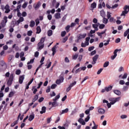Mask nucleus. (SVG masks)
<instances>
[{
  "label": "nucleus",
  "instance_id": "nucleus-1",
  "mask_svg": "<svg viewBox=\"0 0 129 129\" xmlns=\"http://www.w3.org/2000/svg\"><path fill=\"white\" fill-rule=\"evenodd\" d=\"M120 97H117V98H112L109 99L110 103H108L107 104V106L108 108H110L111 107V105L114 104L115 102H117L120 99Z\"/></svg>",
  "mask_w": 129,
  "mask_h": 129
},
{
  "label": "nucleus",
  "instance_id": "nucleus-2",
  "mask_svg": "<svg viewBox=\"0 0 129 129\" xmlns=\"http://www.w3.org/2000/svg\"><path fill=\"white\" fill-rule=\"evenodd\" d=\"M44 42H45V38L42 37L41 38L40 41L37 44L38 50H42V49L44 48L45 45Z\"/></svg>",
  "mask_w": 129,
  "mask_h": 129
},
{
  "label": "nucleus",
  "instance_id": "nucleus-3",
  "mask_svg": "<svg viewBox=\"0 0 129 129\" xmlns=\"http://www.w3.org/2000/svg\"><path fill=\"white\" fill-rule=\"evenodd\" d=\"M15 76H14V74H11L9 80L7 82V85L8 86H11L13 83V81H14V78Z\"/></svg>",
  "mask_w": 129,
  "mask_h": 129
},
{
  "label": "nucleus",
  "instance_id": "nucleus-4",
  "mask_svg": "<svg viewBox=\"0 0 129 129\" xmlns=\"http://www.w3.org/2000/svg\"><path fill=\"white\" fill-rule=\"evenodd\" d=\"M7 23H8V17L7 16H4V18H3V20L2 21V22L1 23V25L2 27V28H5V27H6V25L7 24Z\"/></svg>",
  "mask_w": 129,
  "mask_h": 129
},
{
  "label": "nucleus",
  "instance_id": "nucleus-5",
  "mask_svg": "<svg viewBox=\"0 0 129 129\" xmlns=\"http://www.w3.org/2000/svg\"><path fill=\"white\" fill-rule=\"evenodd\" d=\"M124 11L122 12L121 16H125L128 13V6L125 5L123 8Z\"/></svg>",
  "mask_w": 129,
  "mask_h": 129
},
{
  "label": "nucleus",
  "instance_id": "nucleus-6",
  "mask_svg": "<svg viewBox=\"0 0 129 129\" xmlns=\"http://www.w3.org/2000/svg\"><path fill=\"white\" fill-rule=\"evenodd\" d=\"M76 83H77V82L75 81L74 83H72V84H71L69 86V87L67 88V90H66L67 92H69L71 90V88H72V87H73V86H74V85H75Z\"/></svg>",
  "mask_w": 129,
  "mask_h": 129
},
{
  "label": "nucleus",
  "instance_id": "nucleus-7",
  "mask_svg": "<svg viewBox=\"0 0 129 129\" xmlns=\"http://www.w3.org/2000/svg\"><path fill=\"white\" fill-rule=\"evenodd\" d=\"M99 55L98 54H96L93 57V61H92V65H94V64L96 63V61H97V59H98V57Z\"/></svg>",
  "mask_w": 129,
  "mask_h": 129
},
{
  "label": "nucleus",
  "instance_id": "nucleus-8",
  "mask_svg": "<svg viewBox=\"0 0 129 129\" xmlns=\"http://www.w3.org/2000/svg\"><path fill=\"white\" fill-rule=\"evenodd\" d=\"M24 79H25V75L20 76L19 79V83L20 84H23V82L24 81Z\"/></svg>",
  "mask_w": 129,
  "mask_h": 129
},
{
  "label": "nucleus",
  "instance_id": "nucleus-9",
  "mask_svg": "<svg viewBox=\"0 0 129 129\" xmlns=\"http://www.w3.org/2000/svg\"><path fill=\"white\" fill-rule=\"evenodd\" d=\"M40 6H41V2H38L37 4L33 5V7L35 10H37V9H39L40 8Z\"/></svg>",
  "mask_w": 129,
  "mask_h": 129
},
{
  "label": "nucleus",
  "instance_id": "nucleus-10",
  "mask_svg": "<svg viewBox=\"0 0 129 129\" xmlns=\"http://www.w3.org/2000/svg\"><path fill=\"white\" fill-rule=\"evenodd\" d=\"M78 121L80 122V123H81V124H82V125H85L86 124V122L84 121V120H83V119L82 118H80L78 119Z\"/></svg>",
  "mask_w": 129,
  "mask_h": 129
},
{
  "label": "nucleus",
  "instance_id": "nucleus-11",
  "mask_svg": "<svg viewBox=\"0 0 129 129\" xmlns=\"http://www.w3.org/2000/svg\"><path fill=\"white\" fill-rule=\"evenodd\" d=\"M46 109H47V108L45 106L42 107L41 111H40V114H43V113H45L46 112Z\"/></svg>",
  "mask_w": 129,
  "mask_h": 129
},
{
  "label": "nucleus",
  "instance_id": "nucleus-12",
  "mask_svg": "<svg viewBox=\"0 0 129 129\" xmlns=\"http://www.w3.org/2000/svg\"><path fill=\"white\" fill-rule=\"evenodd\" d=\"M68 111H69V109L67 108L66 109L62 110L61 112H60L59 114L60 115H62V114H64V113H67Z\"/></svg>",
  "mask_w": 129,
  "mask_h": 129
},
{
  "label": "nucleus",
  "instance_id": "nucleus-13",
  "mask_svg": "<svg viewBox=\"0 0 129 129\" xmlns=\"http://www.w3.org/2000/svg\"><path fill=\"white\" fill-rule=\"evenodd\" d=\"M113 92L114 93H115V94H116V95H118V96H119V95L121 94V92H120L118 90H113Z\"/></svg>",
  "mask_w": 129,
  "mask_h": 129
},
{
  "label": "nucleus",
  "instance_id": "nucleus-14",
  "mask_svg": "<svg viewBox=\"0 0 129 129\" xmlns=\"http://www.w3.org/2000/svg\"><path fill=\"white\" fill-rule=\"evenodd\" d=\"M98 112L100 113V114H103L104 112H105V110L102 108H99L98 110Z\"/></svg>",
  "mask_w": 129,
  "mask_h": 129
},
{
  "label": "nucleus",
  "instance_id": "nucleus-15",
  "mask_svg": "<svg viewBox=\"0 0 129 129\" xmlns=\"http://www.w3.org/2000/svg\"><path fill=\"white\" fill-rule=\"evenodd\" d=\"M24 22V17H21L17 21V25L19 26L20 23Z\"/></svg>",
  "mask_w": 129,
  "mask_h": 129
},
{
  "label": "nucleus",
  "instance_id": "nucleus-16",
  "mask_svg": "<svg viewBox=\"0 0 129 129\" xmlns=\"http://www.w3.org/2000/svg\"><path fill=\"white\" fill-rule=\"evenodd\" d=\"M59 80H61L62 82H64V74L62 73L59 77Z\"/></svg>",
  "mask_w": 129,
  "mask_h": 129
},
{
  "label": "nucleus",
  "instance_id": "nucleus-17",
  "mask_svg": "<svg viewBox=\"0 0 129 129\" xmlns=\"http://www.w3.org/2000/svg\"><path fill=\"white\" fill-rule=\"evenodd\" d=\"M105 89L107 92H108V91H110L111 89H112V86H109L108 87H105Z\"/></svg>",
  "mask_w": 129,
  "mask_h": 129
},
{
  "label": "nucleus",
  "instance_id": "nucleus-18",
  "mask_svg": "<svg viewBox=\"0 0 129 129\" xmlns=\"http://www.w3.org/2000/svg\"><path fill=\"white\" fill-rule=\"evenodd\" d=\"M54 18L55 19H60L61 18V14L58 13H56L55 15H54Z\"/></svg>",
  "mask_w": 129,
  "mask_h": 129
},
{
  "label": "nucleus",
  "instance_id": "nucleus-19",
  "mask_svg": "<svg viewBox=\"0 0 129 129\" xmlns=\"http://www.w3.org/2000/svg\"><path fill=\"white\" fill-rule=\"evenodd\" d=\"M91 8L92 11H93V10H94V9H95V8H96V3H95V2L93 3L91 5Z\"/></svg>",
  "mask_w": 129,
  "mask_h": 129
},
{
  "label": "nucleus",
  "instance_id": "nucleus-20",
  "mask_svg": "<svg viewBox=\"0 0 129 129\" xmlns=\"http://www.w3.org/2000/svg\"><path fill=\"white\" fill-rule=\"evenodd\" d=\"M56 45H55L52 48V55L54 56L56 53Z\"/></svg>",
  "mask_w": 129,
  "mask_h": 129
},
{
  "label": "nucleus",
  "instance_id": "nucleus-21",
  "mask_svg": "<svg viewBox=\"0 0 129 129\" xmlns=\"http://www.w3.org/2000/svg\"><path fill=\"white\" fill-rule=\"evenodd\" d=\"M56 106H58V104H57L56 101H53L52 103V107H56Z\"/></svg>",
  "mask_w": 129,
  "mask_h": 129
},
{
  "label": "nucleus",
  "instance_id": "nucleus-22",
  "mask_svg": "<svg viewBox=\"0 0 129 129\" xmlns=\"http://www.w3.org/2000/svg\"><path fill=\"white\" fill-rule=\"evenodd\" d=\"M36 34H40L41 33V27L40 26H37L36 28Z\"/></svg>",
  "mask_w": 129,
  "mask_h": 129
},
{
  "label": "nucleus",
  "instance_id": "nucleus-23",
  "mask_svg": "<svg viewBox=\"0 0 129 129\" xmlns=\"http://www.w3.org/2000/svg\"><path fill=\"white\" fill-rule=\"evenodd\" d=\"M34 118H35V115H30L29 116L28 120H29V121H32Z\"/></svg>",
  "mask_w": 129,
  "mask_h": 129
},
{
  "label": "nucleus",
  "instance_id": "nucleus-24",
  "mask_svg": "<svg viewBox=\"0 0 129 129\" xmlns=\"http://www.w3.org/2000/svg\"><path fill=\"white\" fill-rule=\"evenodd\" d=\"M19 122V120H16L13 123L11 124L12 127H13V126H15L16 124H18V122Z\"/></svg>",
  "mask_w": 129,
  "mask_h": 129
},
{
  "label": "nucleus",
  "instance_id": "nucleus-25",
  "mask_svg": "<svg viewBox=\"0 0 129 129\" xmlns=\"http://www.w3.org/2000/svg\"><path fill=\"white\" fill-rule=\"evenodd\" d=\"M53 34V31H52L51 30H49L47 32V35L49 37L52 36V35Z\"/></svg>",
  "mask_w": 129,
  "mask_h": 129
},
{
  "label": "nucleus",
  "instance_id": "nucleus-26",
  "mask_svg": "<svg viewBox=\"0 0 129 129\" xmlns=\"http://www.w3.org/2000/svg\"><path fill=\"white\" fill-rule=\"evenodd\" d=\"M60 98V95L58 94L56 95L54 99H53V101H57V100Z\"/></svg>",
  "mask_w": 129,
  "mask_h": 129
},
{
  "label": "nucleus",
  "instance_id": "nucleus-27",
  "mask_svg": "<svg viewBox=\"0 0 129 129\" xmlns=\"http://www.w3.org/2000/svg\"><path fill=\"white\" fill-rule=\"evenodd\" d=\"M30 26L31 28H33V27H34V26H35V21L32 20V21L30 22Z\"/></svg>",
  "mask_w": 129,
  "mask_h": 129
},
{
  "label": "nucleus",
  "instance_id": "nucleus-28",
  "mask_svg": "<svg viewBox=\"0 0 129 129\" xmlns=\"http://www.w3.org/2000/svg\"><path fill=\"white\" fill-rule=\"evenodd\" d=\"M15 93H16V92H13V91L11 92L9 95V97H13V96L15 95Z\"/></svg>",
  "mask_w": 129,
  "mask_h": 129
},
{
  "label": "nucleus",
  "instance_id": "nucleus-29",
  "mask_svg": "<svg viewBox=\"0 0 129 129\" xmlns=\"http://www.w3.org/2000/svg\"><path fill=\"white\" fill-rule=\"evenodd\" d=\"M99 29L100 30H102V29H104V27H105V25L104 24H99Z\"/></svg>",
  "mask_w": 129,
  "mask_h": 129
},
{
  "label": "nucleus",
  "instance_id": "nucleus-30",
  "mask_svg": "<svg viewBox=\"0 0 129 129\" xmlns=\"http://www.w3.org/2000/svg\"><path fill=\"white\" fill-rule=\"evenodd\" d=\"M21 115H22V114H21V113H20L18 115V120H19V117H20V120H23V118H24V115H23L22 116H21Z\"/></svg>",
  "mask_w": 129,
  "mask_h": 129
},
{
  "label": "nucleus",
  "instance_id": "nucleus-31",
  "mask_svg": "<svg viewBox=\"0 0 129 129\" xmlns=\"http://www.w3.org/2000/svg\"><path fill=\"white\" fill-rule=\"evenodd\" d=\"M100 15L102 18H105V12H104L103 11H101L100 12Z\"/></svg>",
  "mask_w": 129,
  "mask_h": 129
},
{
  "label": "nucleus",
  "instance_id": "nucleus-32",
  "mask_svg": "<svg viewBox=\"0 0 129 129\" xmlns=\"http://www.w3.org/2000/svg\"><path fill=\"white\" fill-rule=\"evenodd\" d=\"M99 26V23H95V24H92V27L94 28V29H95L96 28H98V26Z\"/></svg>",
  "mask_w": 129,
  "mask_h": 129
},
{
  "label": "nucleus",
  "instance_id": "nucleus-33",
  "mask_svg": "<svg viewBox=\"0 0 129 129\" xmlns=\"http://www.w3.org/2000/svg\"><path fill=\"white\" fill-rule=\"evenodd\" d=\"M108 22V20L106 18H105V17H104L103 18V24H107V23Z\"/></svg>",
  "mask_w": 129,
  "mask_h": 129
},
{
  "label": "nucleus",
  "instance_id": "nucleus-34",
  "mask_svg": "<svg viewBox=\"0 0 129 129\" xmlns=\"http://www.w3.org/2000/svg\"><path fill=\"white\" fill-rule=\"evenodd\" d=\"M109 22H110V23H115V19H114L113 17H111L109 18Z\"/></svg>",
  "mask_w": 129,
  "mask_h": 129
},
{
  "label": "nucleus",
  "instance_id": "nucleus-35",
  "mask_svg": "<svg viewBox=\"0 0 129 129\" xmlns=\"http://www.w3.org/2000/svg\"><path fill=\"white\" fill-rule=\"evenodd\" d=\"M63 83L62 81H61V80H60L59 79H57L56 80V81H55V83L56 84H57V85H59V84H60V83Z\"/></svg>",
  "mask_w": 129,
  "mask_h": 129
},
{
  "label": "nucleus",
  "instance_id": "nucleus-36",
  "mask_svg": "<svg viewBox=\"0 0 129 129\" xmlns=\"http://www.w3.org/2000/svg\"><path fill=\"white\" fill-rule=\"evenodd\" d=\"M109 65V61H106L104 64H103V67L104 68L107 67V66H108Z\"/></svg>",
  "mask_w": 129,
  "mask_h": 129
},
{
  "label": "nucleus",
  "instance_id": "nucleus-37",
  "mask_svg": "<svg viewBox=\"0 0 129 129\" xmlns=\"http://www.w3.org/2000/svg\"><path fill=\"white\" fill-rule=\"evenodd\" d=\"M128 33H129V28L124 32V37H126V36H127V35H128Z\"/></svg>",
  "mask_w": 129,
  "mask_h": 129
},
{
  "label": "nucleus",
  "instance_id": "nucleus-38",
  "mask_svg": "<svg viewBox=\"0 0 129 129\" xmlns=\"http://www.w3.org/2000/svg\"><path fill=\"white\" fill-rule=\"evenodd\" d=\"M38 95H36L34 97V98L32 100V102H35V101H36V100H38Z\"/></svg>",
  "mask_w": 129,
  "mask_h": 129
},
{
  "label": "nucleus",
  "instance_id": "nucleus-39",
  "mask_svg": "<svg viewBox=\"0 0 129 129\" xmlns=\"http://www.w3.org/2000/svg\"><path fill=\"white\" fill-rule=\"evenodd\" d=\"M118 51H121V49H119V50L116 49L114 50L113 54L114 55H115L116 56H117V52H118Z\"/></svg>",
  "mask_w": 129,
  "mask_h": 129
},
{
  "label": "nucleus",
  "instance_id": "nucleus-40",
  "mask_svg": "<svg viewBox=\"0 0 129 129\" xmlns=\"http://www.w3.org/2000/svg\"><path fill=\"white\" fill-rule=\"evenodd\" d=\"M1 66L2 67H4V66H7V63L4 60H1Z\"/></svg>",
  "mask_w": 129,
  "mask_h": 129
},
{
  "label": "nucleus",
  "instance_id": "nucleus-41",
  "mask_svg": "<svg viewBox=\"0 0 129 129\" xmlns=\"http://www.w3.org/2000/svg\"><path fill=\"white\" fill-rule=\"evenodd\" d=\"M70 25H68L66 27V30L67 32V33L69 32V31H70Z\"/></svg>",
  "mask_w": 129,
  "mask_h": 129
},
{
  "label": "nucleus",
  "instance_id": "nucleus-42",
  "mask_svg": "<svg viewBox=\"0 0 129 129\" xmlns=\"http://www.w3.org/2000/svg\"><path fill=\"white\" fill-rule=\"evenodd\" d=\"M107 19H110V18H111V13H110V12H107Z\"/></svg>",
  "mask_w": 129,
  "mask_h": 129
},
{
  "label": "nucleus",
  "instance_id": "nucleus-43",
  "mask_svg": "<svg viewBox=\"0 0 129 129\" xmlns=\"http://www.w3.org/2000/svg\"><path fill=\"white\" fill-rule=\"evenodd\" d=\"M56 87H57V85L56 84H52L51 86V89H55L56 88Z\"/></svg>",
  "mask_w": 129,
  "mask_h": 129
},
{
  "label": "nucleus",
  "instance_id": "nucleus-44",
  "mask_svg": "<svg viewBox=\"0 0 129 129\" xmlns=\"http://www.w3.org/2000/svg\"><path fill=\"white\" fill-rule=\"evenodd\" d=\"M47 123H50L51 122V120H52V117L47 118Z\"/></svg>",
  "mask_w": 129,
  "mask_h": 129
},
{
  "label": "nucleus",
  "instance_id": "nucleus-45",
  "mask_svg": "<svg viewBox=\"0 0 129 129\" xmlns=\"http://www.w3.org/2000/svg\"><path fill=\"white\" fill-rule=\"evenodd\" d=\"M34 59H31L30 61H28L27 62V65H30V64L32 63H34Z\"/></svg>",
  "mask_w": 129,
  "mask_h": 129
},
{
  "label": "nucleus",
  "instance_id": "nucleus-46",
  "mask_svg": "<svg viewBox=\"0 0 129 129\" xmlns=\"http://www.w3.org/2000/svg\"><path fill=\"white\" fill-rule=\"evenodd\" d=\"M77 58H78V54H76L75 55L73 56V59H74V60H76V59H77Z\"/></svg>",
  "mask_w": 129,
  "mask_h": 129
},
{
  "label": "nucleus",
  "instance_id": "nucleus-47",
  "mask_svg": "<svg viewBox=\"0 0 129 129\" xmlns=\"http://www.w3.org/2000/svg\"><path fill=\"white\" fill-rule=\"evenodd\" d=\"M32 34H33V31H32V30H29L27 32V35L29 36H32Z\"/></svg>",
  "mask_w": 129,
  "mask_h": 129
},
{
  "label": "nucleus",
  "instance_id": "nucleus-48",
  "mask_svg": "<svg viewBox=\"0 0 129 129\" xmlns=\"http://www.w3.org/2000/svg\"><path fill=\"white\" fill-rule=\"evenodd\" d=\"M89 119H90V116H89V115H88L87 117L85 118V121H86V122H87V121H88Z\"/></svg>",
  "mask_w": 129,
  "mask_h": 129
},
{
  "label": "nucleus",
  "instance_id": "nucleus-49",
  "mask_svg": "<svg viewBox=\"0 0 129 129\" xmlns=\"http://www.w3.org/2000/svg\"><path fill=\"white\" fill-rule=\"evenodd\" d=\"M51 91V87L50 86L47 87V89L46 90L47 93H49Z\"/></svg>",
  "mask_w": 129,
  "mask_h": 129
},
{
  "label": "nucleus",
  "instance_id": "nucleus-50",
  "mask_svg": "<svg viewBox=\"0 0 129 129\" xmlns=\"http://www.w3.org/2000/svg\"><path fill=\"white\" fill-rule=\"evenodd\" d=\"M47 19L49 21H51V20H52V15L51 14H48V15H47Z\"/></svg>",
  "mask_w": 129,
  "mask_h": 129
},
{
  "label": "nucleus",
  "instance_id": "nucleus-51",
  "mask_svg": "<svg viewBox=\"0 0 129 129\" xmlns=\"http://www.w3.org/2000/svg\"><path fill=\"white\" fill-rule=\"evenodd\" d=\"M64 61L66 63H69L70 62V60H69V58H68L67 57H66L64 58Z\"/></svg>",
  "mask_w": 129,
  "mask_h": 129
},
{
  "label": "nucleus",
  "instance_id": "nucleus-52",
  "mask_svg": "<svg viewBox=\"0 0 129 129\" xmlns=\"http://www.w3.org/2000/svg\"><path fill=\"white\" fill-rule=\"evenodd\" d=\"M16 75H20V74H21V70H17L16 71Z\"/></svg>",
  "mask_w": 129,
  "mask_h": 129
},
{
  "label": "nucleus",
  "instance_id": "nucleus-53",
  "mask_svg": "<svg viewBox=\"0 0 129 129\" xmlns=\"http://www.w3.org/2000/svg\"><path fill=\"white\" fill-rule=\"evenodd\" d=\"M118 7V4H116L114 6H112L111 8L113 9H116Z\"/></svg>",
  "mask_w": 129,
  "mask_h": 129
},
{
  "label": "nucleus",
  "instance_id": "nucleus-54",
  "mask_svg": "<svg viewBox=\"0 0 129 129\" xmlns=\"http://www.w3.org/2000/svg\"><path fill=\"white\" fill-rule=\"evenodd\" d=\"M127 77V74L124 73L123 76L122 77V79H125Z\"/></svg>",
  "mask_w": 129,
  "mask_h": 129
},
{
  "label": "nucleus",
  "instance_id": "nucleus-55",
  "mask_svg": "<svg viewBox=\"0 0 129 129\" xmlns=\"http://www.w3.org/2000/svg\"><path fill=\"white\" fill-rule=\"evenodd\" d=\"M35 23H36V26H38V25H39V24H40V20H39V19H36Z\"/></svg>",
  "mask_w": 129,
  "mask_h": 129
},
{
  "label": "nucleus",
  "instance_id": "nucleus-56",
  "mask_svg": "<svg viewBox=\"0 0 129 129\" xmlns=\"http://www.w3.org/2000/svg\"><path fill=\"white\" fill-rule=\"evenodd\" d=\"M96 54V50H93L91 52V56H93Z\"/></svg>",
  "mask_w": 129,
  "mask_h": 129
},
{
  "label": "nucleus",
  "instance_id": "nucleus-57",
  "mask_svg": "<svg viewBox=\"0 0 129 129\" xmlns=\"http://www.w3.org/2000/svg\"><path fill=\"white\" fill-rule=\"evenodd\" d=\"M65 35H66V31H62L61 33V36L62 37H65Z\"/></svg>",
  "mask_w": 129,
  "mask_h": 129
},
{
  "label": "nucleus",
  "instance_id": "nucleus-58",
  "mask_svg": "<svg viewBox=\"0 0 129 129\" xmlns=\"http://www.w3.org/2000/svg\"><path fill=\"white\" fill-rule=\"evenodd\" d=\"M80 71H81V68H79V69H78L76 70V71H75L76 74H77V73H78L79 72H80Z\"/></svg>",
  "mask_w": 129,
  "mask_h": 129
},
{
  "label": "nucleus",
  "instance_id": "nucleus-59",
  "mask_svg": "<svg viewBox=\"0 0 129 129\" xmlns=\"http://www.w3.org/2000/svg\"><path fill=\"white\" fill-rule=\"evenodd\" d=\"M94 49V46L89 47V48H88V51L91 52V51H92V50H93Z\"/></svg>",
  "mask_w": 129,
  "mask_h": 129
},
{
  "label": "nucleus",
  "instance_id": "nucleus-60",
  "mask_svg": "<svg viewBox=\"0 0 129 129\" xmlns=\"http://www.w3.org/2000/svg\"><path fill=\"white\" fill-rule=\"evenodd\" d=\"M124 71V70L123 69V67H120L118 69L119 72H121V71Z\"/></svg>",
  "mask_w": 129,
  "mask_h": 129
},
{
  "label": "nucleus",
  "instance_id": "nucleus-61",
  "mask_svg": "<svg viewBox=\"0 0 129 129\" xmlns=\"http://www.w3.org/2000/svg\"><path fill=\"white\" fill-rule=\"evenodd\" d=\"M82 55H80L78 57V60L80 61V62H81V60H82Z\"/></svg>",
  "mask_w": 129,
  "mask_h": 129
},
{
  "label": "nucleus",
  "instance_id": "nucleus-62",
  "mask_svg": "<svg viewBox=\"0 0 129 129\" xmlns=\"http://www.w3.org/2000/svg\"><path fill=\"white\" fill-rule=\"evenodd\" d=\"M119 84H120V85H123V84H124V81L122 80H120Z\"/></svg>",
  "mask_w": 129,
  "mask_h": 129
},
{
  "label": "nucleus",
  "instance_id": "nucleus-63",
  "mask_svg": "<svg viewBox=\"0 0 129 129\" xmlns=\"http://www.w3.org/2000/svg\"><path fill=\"white\" fill-rule=\"evenodd\" d=\"M34 56L37 57L39 56V52L38 51H36L35 52Z\"/></svg>",
  "mask_w": 129,
  "mask_h": 129
},
{
  "label": "nucleus",
  "instance_id": "nucleus-64",
  "mask_svg": "<svg viewBox=\"0 0 129 129\" xmlns=\"http://www.w3.org/2000/svg\"><path fill=\"white\" fill-rule=\"evenodd\" d=\"M44 100V98L43 97H41L39 98V99L38 100V102L41 103Z\"/></svg>",
  "mask_w": 129,
  "mask_h": 129
}]
</instances>
